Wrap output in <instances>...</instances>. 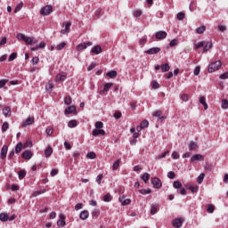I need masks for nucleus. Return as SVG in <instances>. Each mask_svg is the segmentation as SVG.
<instances>
[{
    "label": "nucleus",
    "mask_w": 228,
    "mask_h": 228,
    "mask_svg": "<svg viewBox=\"0 0 228 228\" xmlns=\"http://www.w3.org/2000/svg\"><path fill=\"white\" fill-rule=\"evenodd\" d=\"M220 67H222V61H216L215 62H211L208 65V72L209 73L216 72V70H220Z\"/></svg>",
    "instance_id": "obj_1"
},
{
    "label": "nucleus",
    "mask_w": 228,
    "mask_h": 228,
    "mask_svg": "<svg viewBox=\"0 0 228 228\" xmlns=\"http://www.w3.org/2000/svg\"><path fill=\"white\" fill-rule=\"evenodd\" d=\"M16 38H18L19 40H22L23 42H25V44H27V45H31V44H33V37H26V35L24 34H17Z\"/></svg>",
    "instance_id": "obj_2"
},
{
    "label": "nucleus",
    "mask_w": 228,
    "mask_h": 228,
    "mask_svg": "<svg viewBox=\"0 0 228 228\" xmlns=\"http://www.w3.org/2000/svg\"><path fill=\"white\" fill-rule=\"evenodd\" d=\"M40 13L45 16L51 15L53 13V7L51 5H45L41 9Z\"/></svg>",
    "instance_id": "obj_3"
},
{
    "label": "nucleus",
    "mask_w": 228,
    "mask_h": 228,
    "mask_svg": "<svg viewBox=\"0 0 228 228\" xmlns=\"http://www.w3.org/2000/svg\"><path fill=\"white\" fill-rule=\"evenodd\" d=\"M151 184H153V188H156L157 190H159V188L163 186L161 180L158 177L151 179Z\"/></svg>",
    "instance_id": "obj_4"
},
{
    "label": "nucleus",
    "mask_w": 228,
    "mask_h": 228,
    "mask_svg": "<svg viewBox=\"0 0 228 228\" xmlns=\"http://www.w3.org/2000/svg\"><path fill=\"white\" fill-rule=\"evenodd\" d=\"M93 45H94V43H92V42L81 43L77 45V51H83V50L86 49V47H90Z\"/></svg>",
    "instance_id": "obj_5"
},
{
    "label": "nucleus",
    "mask_w": 228,
    "mask_h": 228,
    "mask_svg": "<svg viewBox=\"0 0 228 228\" xmlns=\"http://www.w3.org/2000/svg\"><path fill=\"white\" fill-rule=\"evenodd\" d=\"M65 218H67V216H65V214L60 215V220L57 221L58 227H65L66 225Z\"/></svg>",
    "instance_id": "obj_6"
},
{
    "label": "nucleus",
    "mask_w": 228,
    "mask_h": 228,
    "mask_svg": "<svg viewBox=\"0 0 228 228\" xmlns=\"http://www.w3.org/2000/svg\"><path fill=\"white\" fill-rule=\"evenodd\" d=\"M113 86V83H106L102 90L100 91V95H104L106 92H110V88Z\"/></svg>",
    "instance_id": "obj_7"
},
{
    "label": "nucleus",
    "mask_w": 228,
    "mask_h": 228,
    "mask_svg": "<svg viewBox=\"0 0 228 228\" xmlns=\"http://www.w3.org/2000/svg\"><path fill=\"white\" fill-rule=\"evenodd\" d=\"M167 32L163 30H160L155 34V37L158 40H164V38H167Z\"/></svg>",
    "instance_id": "obj_8"
},
{
    "label": "nucleus",
    "mask_w": 228,
    "mask_h": 228,
    "mask_svg": "<svg viewBox=\"0 0 228 228\" xmlns=\"http://www.w3.org/2000/svg\"><path fill=\"white\" fill-rule=\"evenodd\" d=\"M35 123V118L28 117L25 121L22 122V127H28V126H31V124Z\"/></svg>",
    "instance_id": "obj_9"
},
{
    "label": "nucleus",
    "mask_w": 228,
    "mask_h": 228,
    "mask_svg": "<svg viewBox=\"0 0 228 228\" xmlns=\"http://www.w3.org/2000/svg\"><path fill=\"white\" fill-rule=\"evenodd\" d=\"M161 51V48L159 47H152L145 51L146 54H158Z\"/></svg>",
    "instance_id": "obj_10"
},
{
    "label": "nucleus",
    "mask_w": 228,
    "mask_h": 228,
    "mask_svg": "<svg viewBox=\"0 0 228 228\" xmlns=\"http://www.w3.org/2000/svg\"><path fill=\"white\" fill-rule=\"evenodd\" d=\"M92 134H93V136H99V134H102V136H104L106 134V131H104L101 128H95L93 130Z\"/></svg>",
    "instance_id": "obj_11"
},
{
    "label": "nucleus",
    "mask_w": 228,
    "mask_h": 228,
    "mask_svg": "<svg viewBox=\"0 0 228 228\" xmlns=\"http://www.w3.org/2000/svg\"><path fill=\"white\" fill-rule=\"evenodd\" d=\"M173 227L181 228L183 227V219L175 218L173 220Z\"/></svg>",
    "instance_id": "obj_12"
},
{
    "label": "nucleus",
    "mask_w": 228,
    "mask_h": 228,
    "mask_svg": "<svg viewBox=\"0 0 228 228\" xmlns=\"http://www.w3.org/2000/svg\"><path fill=\"white\" fill-rule=\"evenodd\" d=\"M195 161H204V156L200 154H195L191 159V163H193Z\"/></svg>",
    "instance_id": "obj_13"
},
{
    "label": "nucleus",
    "mask_w": 228,
    "mask_h": 228,
    "mask_svg": "<svg viewBox=\"0 0 228 228\" xmlns=\"http://www.w3.org/2000/svg\"><path fill=\"white\" fill-rule=\"evenodd\" d=\"M6 154H8V146L4 145L1 150L0 158L1 159H6Z\"/></svg>",
    "instance_id": "obj_14"
},
{
    "label": "nucleus",
    "mask_w": 228,
    "mask_h": 228,
    "mask_svg": "<svg viewBox=\"0 0 228 228\" xmlns=\"http://www.w3.org/2000/svg\"><path fill=\"white\" fill-rule=\"evenodd\" d=\"M66 79H67V73H60V74H57L55 77L56 82L65 81Z\"/></svg>",
    "instance_id": "obj_15"
},
{
    "label": "nucleus",
    "mask_w": 228,
    "mask_h": 228,
    "mask_svg": "<svg viewBox=\"0 0 228 228\" xmlns=\"http://www.w3.org/2000/svg\"><path fill=\"white\" fill-rule=\"evenodd\" d=\"M119 201L123 206H129L131 204V199H126V196L119 197Z\"/></svg>",
    "instance_id": "obj_16"
},
{
    "label": "nucleus",
    "mask_w": 228,
    "mask_h": 228,
    "mask_svg": "<svg viewBox=\"0 0 228 228\" xmlns=\"http://www.w3.org/2000/svg\"><path fill=\"white\" fill-rule=\"evenodd\" d=\"M21 158L23 159H29L30 158H33V152H31V151H25L21 154Z\"/></svg>",
    "instance_id": "obj_17"
},
{
    "label": "nucleus",
    "mask_w": 228,
    "mask_h": 228,
    "mask_svg": "<svg viewBox=\"0 0 228 228\" xmlns=\"http://www.w3.org/2000/svg\"><path fill=\"white\" fill-rule=\"evenodd\" d=\"M91 53L94 54H101V53H102V47H101V45H95L92 48Z\"/></svg>",
    "instance_id": "obj_18"
},
{
    "label": "nucleus",
    "mask_w": 228,
    "mask_h": 228,
    "mask_svg": "<svg viewBox=\"0 0 228 228\" xmlns=\"http://www.w3.org/2000/svg\"><path fill=\"white\" fill-rule=\"evenodd\" d=\"M70 26H72V23H66L65 28L61 30V35H67V33H70Z\"/></svg>",
    "instance_id": "obj_19"
},
{
    "label": "nucleus",
    "mask_w": 228,
    "mask_h": 228,
    "mask_svg": "<svg viewBox=\"0 0 228 228\" xmlns=\"http://www.w3.org/2000/svg\"><path fill=\"white\" fill-rule=\"evenodd\" d=\"M88 216H90V213L88 212V210H84L80 213L79 218L80 220H86Z\"/></svg>",
    "instance_id": "obj_20"
},
{
    "label": "nucleus",
    "mask_w": 228,
    "mask_h": 228,
    "mask_svg": "<svg viewBox=\"0 0 228 228\" xmlns=\"http://www.w3.org/2000/svg\"><path fill=\"white\" fill-rule=\"evenodd\" d=\"M70 113H76V106H69L65 110V115H70Z\"/></svg>",
    "instance_id": "obj_21"
},
{
    "label": "nucleus",
    "mask_w": 228,
    "mask_h": 228,
    "mask_svg": "<svg viewBox=\"0 0 228 228\" xmlns=\"http://www.w3.org/2000/svg\"><path fill=\"white\" fill-rule=\"evenodd\" d=\"M211 47H213V43H211V42L205 43V45L203 46V53H208V50L211 49Z\"/></svg>",
    "instance_id": "obj_22"
},
{
    "label": "nucleus",
    "mask_w": 228,
    "mask_h": 228,
    "mask_svg": "<svg viewBox=\"0 0 228 228\" xmlns=\"http://www.w3.org/2000/svg\"><path fill=\"white\" fill-rule=\"evenodd\" d=\"M9 218H10V216H8V214H5V213L0 214L1 222H8Z\"/></svg>",
    "instance_id": "obj_23"
},
{
    "label": "nucleus",
    "mask_w": 228,
    "mask_h": 228,
    "mask_svg": "<svg viewBox=\"0 0 228 228\" xmlns=\"http://www.w3.org/2000/svg\"><path fill=\"white\" fill-rule=\"evenodd\" d=\"M51 154H53V148L48 146V148L45 151V158H51Z\"/></svg>",
    "instance_id": "obj_24"
},
{
    "label": "nucleus",
    "mask_w": 228,
    "mask_h": 228,
    "mask_svg": "<svg viewBox=\"0 0 228 228\" xmlns=\"http://www.w3.org/2000/svg\"><path fill=\"white\" fill-rule=\"evenodd\" d=\"M198 145L196 144L195 142L193 141H191L190 143H189V150L190 151H196V149H198Z\"/></svg>",
    "instance_id": "obj_25"
},
{
    "label": "nucleus",
    "mask_w": 228,
    "mask_h": 228,
    "mask_svg": "<svg viewBox=\"0 0 228 228\" xmlns=\"http://www.w3.org/2000/svg\"><path fill=\"white\" fill-rule=\"evenodd\" d=\"M200 104H202V106H204V110H208V102H206V97L205 96H201L200 98Z\"/></svg>",
    "instance_id": "obj_26"
},
{
    "label": "nucleus",
    "mask_w": 228,
    "mask_h": 228,
    "mask_svg": "<svg viewBox=\"0 0 228 228\" xmlns=\"http://www.w3.org/2000/svg\"><path fill=\"white\" fill-rule=\"evenodd\" d=\"M204 31H206V26H204V25L196 28V33L198 35H202V33H204Z\"/></svg>",
    "instance_id": "obj_27"
},
{
    "label": "nucleus",
    "mask_w": 228,
    "mask_h": 228,
    "mask_svg": "<svg viewBox=\"0 0 228 228\" xmlns=\"http://www.w3.org/2000/svg\"><path fill=\"white\" fill-rule=\"evenodd\" d=\"M160 69H161L162 72H168V70H170V65H168V63L162 64L160 66Z\"/></svg>",
    "instance_id": "obj_28"
},
{
    "label": "nucleus",
    "mask_w": 228,
    "mask_h": 228,
    "mask_svg": "<svg viewBox=\"0 0 228 228\" xmlns=\"http://www.w3.org/2000/svg\"><path fill=\"white\" fill-rule=\"evenodd\" d=\"M139 192L142 195H149V194L152 193V190H151V189H142V190L139 191Z\"/></svg>",
    "instance_id": "obj_29"
},
{
    "label": "nucleus",
    "mask_w": 228,
    "mask_h": 228,
    "mask_svg": "<svg viewBox=\"0 0 228 228\" xmlns=\"http://www.w3.org/2000/svg\"><path fill=\"white\" fill-rule=\"evenodd\" d=\"M158 209H159V206L158 205L151 206V215H156V213H158Z\"/></svg>",
    "instance_id": "obj_30"
},
{
    "label": "nucleus",
    "mask_w": 228,
    "mask_h": 228,
    "mask_svg": "<svg viewBox=\"0 0 228 228\" xmlns=\"http://www.w3.org/2000/svg\"><path fill=\"white\" fill-rule=\"evenodd\" d=\"M3 113H4V117H8L10 115V113H12V109H10V107H4L3 109Z\"/></svg>",
    "instance_id": "obj_31"
},
{
    "label": "nucleus",
    "mask_w": 228,
    "mask_h": 228,
    "mask_svg": "<svg viewBox=\"0 0 228 228\" xmlns=\"http://www.w3.org/2000/svg\"><path fill=\"white\" fill-rule=\"evenodd\" d=\"M24 6V3L20 2L14 9V13H19L20 10H22V7Z\"/></svg>",
    "instance_id": "obj_32"
},
{
    "label": "nucleus",
    "mask_w": 228,
    "mask_h": 228,
    "mask_svg": "<svg viewBox=\"0 0 228 228\" xmlns=\"http://www.w3.org/2000/svg\"><path fill=\"white\" fill-rule=\"evenodd\" d=\"M22 147H24V145L22 144V142H19L16 147H15V152L16 154H19V152H20L22 151Z\"/></svg>",
    "instance_id": "obj_33"
},
{
    "label": "nucleus",
    "mask_w": 228,
    "mask_h": 228,
    "mask_svg": "<svg viewBox=\"0 0 228 228\" xmlns=\"http://www.w3.org/2000/svg\"><path fill=\"white\" fill-rule=\"evenodd\" d=\"M64 104H66L67 106H70V104H72V97L66 96L64 98Z\"/></svg>",
    "instance_id": "obj_34"
},
{
    "label": "nucleus",
    "mask_w": 228,
    "mask_h": 228,
    "mask_svg": "<svg viewBox=\"0 0 228 228\" xmlns=\"http://www.w3.org/2000/svg\"><path fill=\"white\" fill-rule=\"evenodd\" d=\"M107 76H109V77H110V79H115V77H117V71L111 70L107 73Z\"/></svg>",
    "instance_id": "obj_35"
},
{
    "label": "nucleus",
    "mask_w": 228,
    "mask_h": 228,
    "mask_svg": "<svg viewBox=\"0 0 228 228\" xmlns=\"http://www.w3.org/2000/svg\"><path fill=\"white\" fill-rule=\"evenodd\" d=\"M113 197H111V194L107 193L106 195L103 196V200L104 202H111Z\"/></svg>",
    "instance_id": "obj_36"
},
{
    "label": "nucleus",
    "mask_w": 228,
    "mask_h": 228,
    "mask_svg": "<svg viewBox=\"0 0 228 228\" xmlns=\"http://www.w3.org/2000/svg\"><path fill=\"white\" fill-rule=\"evenodd\" d=\"M18 175H19V179L22 181V179L26 177V170H20L18 173Z\"/></svg>",
    "instance_id": "obj_37"
},
{
    "label": "nucleus",
    "mask_w": 228,
    "mask_h": 228,
    "mask_svg": "<svg viewBox=\"0 0 228 228\" xmlns=\"http://www.w3.org/2000/svg\"><path fill=\"white\" fill-rule=\"evenodd\" d=\"M142 179L144 183H147V181H149V179H151V175L149 173H144L142 175Z\"/></svg>",
    "instance_id": "obj_38"
},
{
    "label": "nucleus",
    "mask_w": 228,
    "mask_h": 228,
    "mask_svg": "<svg viewBox=\"0 0 228 228\" xmlns=\"http://www.w3.org/2000/svg\"><path fill=\"white\" fill-rule=\"evenodd\" d=\"M65 45H67V43L62 42L60 45H58L55 49L56 51H61L62 49H65Z\"/></svg>",
    "instance_id": "obj_39"
},
{
    "label": "nucleus",
    "mask_w": 228,
    "mask_h": 228,
    "mask_svg": "<svg viewBox=\"0 0 228 228\" xmlns=\"http://www.w3.org/2000/svg\"><path fill=\"white\" fill-rule=\"evenodd\" d=\"M204 177H206V175H205L204 173H201V174L199 175L198 179H197V183H198L199 184H202V181H204Z\"/></svg>",
    "instance_id": "obj_40"
},
{
    "label": "nucleus",
    "mask_w": 228,
    "mask_h": 228,
    "mask_svg": "<svg viewBox=\"0 0 228 228\" xmlns=\"http://www.w3.org/2000/svg\"><path fill=\"white\" fill-rule=\"evenodd\" d=\"M122 162V160L118 159L116 162H114L113 166H112V170H117L118 168V167H120V163Z\"/></svg>",
    "instance_id": "obj_41"
},
{
    "label": "nucleus",
    "mask_w": 228,
    "mask_h": 228,
    "mask_svg": "<svg viewBox=\"0 0 228 228\" xmlns=\"http://www.w3.org/2000/svg\"><path fill=\"white\" fill-rule=\"evenodd\" d=\"M204 45H206V42L200 41L198 44L194 45V48L195 49H200V47H204Z\"/></svg>",
    "instance_id": "obj_42"
},
{
    "label": "nucleus",
    "mask_w": 228,
    "mask_h": 228,
    "mask_svg": "<svg viewBox=\"0 0 228 228\" xmlns=\"http://www.w3.org/2000/svg\"><path fill=\"white\" fill-rule=\"evenodd\" d=\"M9 127H10V124H8V122H4L2 125V131H3V133H6V131H8Z\"/></svg>",
    "instance_id": "obj_43"
},
{
    "label": "nucleus",
    "mask_w": 228,
    "mask_h": 228,
    "mask_svg": "<svg viewBox=\"0 0 228 228\" xmlns=\"http://www.w3.org/2000/svg\"><path fill=\"white\" fill-rule=\"evenodd\" d=\"M95 158H96V155H95V152L94 151L88 152L86 155L87 159H95Z\"/></svg>",
    "instance_id": "obj_44"
},
{
    "label": "nucleus",
    "mask_w": 228,
    "mask_h": 228,
    "mask_svg": "<svg viewBox=\"0 0 228 228\" xmlns=\"http://www.w3.org/2000/svg\"><path fill=\"white\" fill-rule=\"evenodd\" d=\"M69 127L72 128V127H77V120H70L68 123Z\"/></svg>",
    "instance_id": "obj_45"
},
{
    "label": "nucleus",
    "mask_w": 228,
    "mask_h": 228,
    "mask_svg": "<svg viewBox=\"0 0 228 228\" xmlns=\"http://www.w3.org/2000/svg\"><path fill=\"white\" fill-rule=\"evenodd\" d=\"M221 106H222L223 110H227L228 109V101L225 99H223Z\"/></svg>",
    "instance_id": "obj_46"
},
{
    "label": "nucleus",
    "mask_w": 228,
    "mask_h": 228,
    "mask_svg": "<svg viewBox=\"0 0 228 228\" xmlns=\"http://www.w3.org/2000/svg\"><path fill=\"white\" fill-rule=\"evenodd\" d=\"M214 211H215V205L208 204V208H207V212L208 213H214Z\"/></svg>",
    "instance_id": "obj_47"
},
{
    "label": "nucleus",
    "mask_w": 228,
    "mask_h": 228,
    "mask_svg": "<svg viewBox=\"0 0 228 228\" xmlns=\"http://www.w3.org/2000/svg\"><path fill=\"white\" fill-rule=\"evenodd\" d=\"M173 186L174 188H176V190H178V188L183 187V183L180 181H175Z\"/></svg>",
    "instance_id": "obj_48"
},
{
    "label": "nucleus",
    "mask_w": 228,
    "mask_h": 228,
    "mask_svg": "<svg viewBox=\"0 0 228 228\" xmlns=\"http://www.w3.org/2000/svg\"><path fill=\"white\" fill-rule=\"evenodd\" d=\"M182 101H183V102H188L189 99H190V95H188V94H183L181 96Z\"/></svg>",
    "instance_id": "obj_49"
},
{
    "label": "nucleus",
    "mask_w": 228,
    "mask_h": 228,
    "mask_svg": "<svg viewBox=\"0 0 228 228\" xmlns=\"http://www.w3.org/2000/svg\"><path fill=\"white\" fill-rule=\"evenodd\" d=\"M94 126L96 129H102L104 127V124L101 121H97Z\"/></svg>",
    "instance_id": "obj_50"
},
{
    "label": "nucleus",
    "mask_w": 228,
    "mask_h": 228,
    "mask_svg": "<svg viewBox=\"0 0 228 228\" xmlns=\"http://www.w3.org/2000/svg\"><path fill=\"white\" fill-rule=\"evenodd\" d=\"M45 88H46L47 92H53V88H54V85H53V83L49 82L46 85Z\"/></svg>",
    "instance_id": "obj_51"
},
{
    "label": "nucleus",
    "mask_w": 228,
    "mask_h": 228,
    "mask_svg": "<svg viewBox=\"0 0 228 228\" xmlns=\"http://www.w3.org/2000/svg\"><path fill=\"white\" fill-rule=\"evenodd\" d=\"M177 44H179V41L177 39H173L169 43V45H170V47H175V45H177Z\"/></svg>",
    "instance_id": "obj_52"
},
{
    "label": "nucleus",
    "mask_w": 228,
    "mask_h": 228,
    "mask_svg": "<svg viewBox=\"0 0 228 228\" xmlns=\"http://www.w3.org/2000/svg\"><path fill=\"white\" fill-rule=\"evenodd\" d=\"M189 190H191V193H197L199 191V186H190Z\"/></svg>",
    "instance_id": "obj_53"
},
{
    "label": "nucleus",
    "mask_w": 228,
    "mask_h": 228,
    "mask_svg": "<svg viewBox=\"0 0 228 228\" xmlns=\"http://www.w3.org/2000/svg\"><path fill=\"white\" fill-rule=\"evenodd\" d=\"M17 58V53H11V55L9 56V61H13V60H15Z\"/></svg>",
    "instance_id": "obj_54"
},
{
    "label": "nucleus",
    "mask_w": 228,
    "mask_h": 228,
    "mask_svg": "<svg viewBox=\"0 0 228 228\" xmlns=\"http://www.w3.org/2000/svg\"><path fill=\"white\" fill-rule=\"evenodd\" d=\"M167 177H168L169 179H175V173L174 171H169V172L167 173Z\"/></svg>",
    "instance_id": "obj_55"
},
{
    "label": "nucleus",
    "mask_w": 228,
    "mask_h": 228,
    "mask_svg": "<svg viewBox=\"0 0 228 228\" xmlns=\"http://www.w3.org/2000/svg\"><path fill=\"white\" fill-rule=\"evenodd\" d=\"M141 126L142 127V129H145V127H149V121L147 120L142 121Z\"/></svg>",
    "instance_id": "obj_56"
},
{
    "label": "nucleus",
    "mask_w": 228,
    "mask_h": 228,
    "mask_svg": "<svg viewBox=\"0 0 228 228\" xmlns=\"http://www.w3.org/2000/svg\"><path fill=\"white\" fill-rule=\"evenodd\" d=\"M142 10H136L134 12V16L142 17Z\"/></svg>",
    "instance_id": "obj_57"
},
{
    "label": "nucleus",
    "mask_w": 228,
    "mask_h": 228,
    "mask_svg": "<svg viewBox=\"0 0 228 228\" xmlns=\"http://www.w3.org/2000/svg\"><path fill=\"white\" fill-rule=\"evenodd\" d=\"M184 17H185L184 12H178V13H177V19H178V20H183V19H184Z\"/></svg>",
    "instance_id": "obj_58"
},
{
    "label": "nucleus",
    "mask_w": 228,
    "mask_h": 228,
    "mask_svg": "<svg viewBox=\"0 0 228 228\" xmlns=\"http://www.w3.org/2000/svg\"><path fill=\"white\" fill-rule=\"evenodd\" d=\"M200 74V66H196L194 69V76H199Z\"/></svg>",
    "instance_id": "obj_59"
},
{
    "label": "nucleus",
    "mask_w": 228,
    "mask_h": 228,
    "mask_svg": "<svg viewBox=\"0 0 228 228\" xmlns=\"http://www.w3.org/2000/svg\"><path fill=\"white\" fill-rule=\"evenodd\" d=\"M151 86L156 90L157 88H159V84L157 81H153L151 82Z\"/></svg>",
    "instance_id": "obj_60"
},
{
    "label": "nucleus",
    "mask_w": 228,
    "mask_h": 228,
    "mask_svg": "<svg viewBox=\"0 0 228 228\" xmlns=\"http://www.w3.org/2000/svg\"><path fill=\"white\" fill-rule=\"evenodd\" d=\"M154 117H161L163 115V112L161 110H157L152 113Z\"/></svg>",
    "instance_id": "obj_61"
},
{
    "label": "nucleus",
    "mask_w": 228,
    "mask_h": 228,
    "mask_svg": "<svg viewBox=\"0 0 228 228\" xmlns=\"http://www.w3.org/2000/svg\"><path fill=\"white\" fill-rule=\"evenodd\" d=\"M171 156L173 159H179L180 158L179 153H177V151H174Z\"/></svg>",
    "instance_id": "obj_62"
},
{
    "label": "nucleus",
    "mask_w": 228,
    "mask_h": 228,
    "mask_svg": "<svg viewBox=\"0 0 228 228\" xmlns=\"http://www.w3.org/2000/svg\"><path fill=\"white\" fill-rule=\"evenodd\" d=\"M6 83H8V80L6 79L0 80V88H3Z\"/></svg>",
    "instance_id": "obj_63"
},
{
    "label": "nucleus",
    "mask_w": 228,
    "mask_h": 228,
    "mask_svg": "<svg viewBox=\"0 0 228 228\" xmlns=\"http://www.w3.org/2000/svg\"><path fill=\"white\" fill-rule=\"evenodd\" d=\"M220 79H228V72L220 75Z\"/></svg>",
    "instance_id": "obj_64"
}]
</instances>
